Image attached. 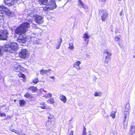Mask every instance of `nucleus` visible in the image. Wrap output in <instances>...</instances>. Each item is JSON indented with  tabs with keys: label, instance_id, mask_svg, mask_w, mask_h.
I'll use <instances>...</instances> for the list:
<instances>
[{
	"label": "nucleus",
	"instance_id": "nucleus-33",
	"mask_svg": "<svg viewBox=\"0 0 135 135\" xmlns=\"http://www.w3.org/2000/svg\"><path fill=\"white\" fill-rule=\"evenodd\" d=\"M38 78H36L34 79H33L32 80V81L33 83H34L36 84L38 82Z\"/></svg>",
	"mask_w": 135,
	"mask_h": 135
},
{
	"label": "nucleus",
	"instance_id": "nucleus-43",
	"mask_svg": "<svg viewBox=\"0 0 135 135\" xmlns=\"http://www.w3.org/2000/svg\"><path fill=\"white\" fill-rule=\"evenodd\" d=\"M32 27L33 28H35V29L38 28L37 26L34 24H33L32 25Z\"/></svg>",
	"mask_w": 135,
	"mask_h": 135
},
{
	"label": "nucleus",
	"instance_id": "nucleus-30",
	"mask_svg": "<svg viewBox=\"0 0 135 135\" xmlns=\"http://www.w3.org/2000/svg\"><path fill=\"white\" fill-rule=\"evenodd\" d=\"M104 53L107 54L108 55L111 56V53L106 50H104Z\"/></svg>",
	"mask_w": 135,
	"mask_h": 135
},
{
	"label": "nucleus",
	"instance_id": "nucleus-25",
	"mask_svg": "<svg viewBox=\"0 0 135 135\" xmlns=\"http://www.w3.org/2000/svg\"><path fill=\"white\" fill-rule=\"evenodd\" d=\"M83 38L84 39L85 41H86L87 39L89 38V36L88 35L87 32L85 33L83 35Z\"/></svg>",
	"mask_w": 135,
	"mask_h": 135
},
{
	"label": "nucleus",
	"instance_id": "nucleus-21",
	"mask_svg": "<svg viewBox=\"0 0 135 135\" xmlns=\"http://www.w3.org/2000/svg\"><path fill=\"white\" fill-rule=\"evenodd\" d=\"M61 100L63 101L64 103H65L66 102L67 99L65 96L61 95L60 97Z\"/></svg>",
	"mask_w": 135,
	"mask_h": 135
},
{
	"label": "nucleus",
	"instance_id": "nucleus-2",
	"mask_svg": "<svg viewBox=\"0 0 135 135\" xmlns=\"http://www.w3.org/2000/svg\"><path fill=\"white\" fill-rule=\"evenodd\" d=\"M18 46V45L16 43L14 42H9L4 46L3 50L4 51L13 53L17 50Z\"/></svg>",
	"mask_w": 135,
	"mask_h": 135
},
{
	"label": "nucleus",
	"instance_id": "nucleus-34",
	"mask_svg": "<svg viewBox=\"0 0 135 135\" xmlns=\"http://www.w3.org/2000/svg\"><path fill=\"white\" fill-rule=\"evenodd\" d=\"M101 94V93H98L97 92H95V93L94 95L95 96L97 97L98 96H99Z\"/></svg>",
	"mask_w": 135,
	"mask_h": 135
},
{
	"label": "nucleus",
	"instance_id": "nucleus-11",
	"mask_svg": "<svg viewBox=\"0 0 135 135\" xmlns=\"http://www.w3.org/2000/svg\"><path fill=\"white\" fill-rule=\"evenodd\" d=\"M129 111L125 110L122 112V117L124 118V122H125L127 117L128 118L129 115Z\"/></svg>",
	"mask_w": 135,
	"mask_h": 135
},
{
	"label": "nucleus",
	"instance_id": "nucleus-20",
	"mask_svg": "<svg viewBox=\"0 0 135 135\" xmlns=\"http://www.w3.org/2000/svg\"><path fill=\"white\" fill-rule=\"evenodd\" d=\"M47 115L48 118V120H54V116L52 114L50 113H48Z\"/></svg>",
	"mask_w": 135,
	"mask_h": 135
},
{
	"label": "nucleus",
	"instance_id": "nucleus-24",
	"mask_svg": "<svg viewBox=\"0 0 135 135\" xmlns=\"http://www.w3.org/2000/svg\"><path fill=\"white\" fill-rule=\"evenodd\" d=\"M28 88L33 92L36 91L37 90L36 87H35L33 86H30Z\"/></svg>",
	"mask_w": 135,
	"mask_h": 135
},
{
	"label": "nucleus",
	"instance_id": "nucleus-54",
	"mask_svg": "<svg viewBox=\"0 0 135 135\" xmlns=\"http://www.w3.org/2000/svg\"><path fill=\"white\" fill-rule=\"evenodd\" d=\"M14 101L15 102L16 101V100H14Z\"/></svg>",
	"mask_w": 135,
	"mask_h": 135
},
{
	"label": "nucleus",
	"instance_id": "nucleus-19",
	"mask_svg": "<svg viewBox=\"0 0 135 135\" xmlns=\"http://www.w3.org/2000/svg\"><path fill=\"white\" fill-rule=\"evenodd\" d=\"M48 0H39L38 2L41 5H46L47 3Z\"/></svg>",
	"mask_w": 135,
	"mask_h": 135
},
{
	"label": "nucleus",
	"instance_id": "nucleus-10",
	"mask_svg": "<svg viewBox=\"0 0 135 135\" xmlns=\"http://www.w3.org/2000/svg\"><path fill=\"white\" fill-rule=\"evenodd\" d=\"M15 0H3L4 3L8 6H11L14 4Z\"/></svg>",
	"mask_w": 135,
	"mask_h": 135
},
{
	"label": "nucleus",
	"instance_id": "nucleus-56",
	"mask_svg": "<svg viewBox=\"0 0 135 135\" xmlns=\"http://www.w3.org/2000/svg\"><path fill=\"white\" fill-rule=\"evenodd\" d=\"M121 0H118V1H121Z\"/></svg>",
	"mask_w": 135,
	"mask_h": 135
},
{
	"label": "nucleus",
	"instance_id": "nucleus-42",
	"mask_svg": "<svg viewBox=\"0 0 135 135\" xmlns=\"http://www.w3.org/2000/svg\"><path fill=\"white\" fill-rule=\"evenodd\" d=\"M25 97H27V98H30L31 96L28 93H26L25 95Z\"/></svg>",
	"mask_w": 135,
	"mask_h": 135
},
{
	"label": "nucleus",
	"instance_id": "nucleus-44",
	"mask_svg": "<svg viewBox=\"0 0 135 135\" xmlns=\"http://www.w3.org/2000/svg\"><path fill=\"white\" fill-rule=\"evenodd\" d=\"M6 116V114L4 113H0V116L1 117H2L3 116L5 117Z\"/></svg>",
	"mask_w": 135,
	"mask_h": 135
},
{
	"label": "nucleus",
	"instance_id": "nucleus-4",
	"mask_svg": "<svg viewBox=\"0 0 135 135\" xmlns=\"http://www.w3.org/2000/svg\"><path fill=\"white\" fill-rule=\"evenodd\" d=\"M56 7V5L55 2L54 0H52L50 2H49L48 5L44 7L43 10L45 11H48L55 9Z\"/></svg>",
	"mask_w": 135,
	"mask_h": 135
},
{
	"label": "nucleus",
	"instance_id": "nucleus-39",
	"mask_svg": "<svg viewBox=\"0 0 135 135\" xmlns=\"http://www.w3.org/2000/svg\"><path fill=\"white\" fill-rule=\"evenodd\" d=\"M123 125L124 128L125 129H126L127 125V123H126V122H124Z\"/></svg>",
	"mask_w": 135,
	"mask_h": 135
},
{
	"label": "nucleus",
	"instance_id": "nucleus-45",
	"mask_svg": "<svg viewBox=\"0 0 135 135\" xmlns=\"http://www.w3.org/2000/svg\"><path fill=\"white\" fill-rule=\"evenodd\" d=\"M83 133V135H86V129L85 128L84 129Z\"/></svg>",
	"mask_w": 135,
	"mask_h": 135
},
{
	"label": "nucleus",
	"instance_id": "nucleus-48",
	"mask_svg": "<svg viewBox=\"0 0 135 135\" xmlns=\"http://www.w3.org/2000/svg\"><path fill=\"white\" fill-rule=\"evenodd\" d=\"M60 45H58V46L56 47V48L57 49H59L60 48Z\"/></svg>",
	"mask_w": 135,
	"mask_h": 135
},
{
	"label": "nucleus",
	"instance_id": "nucleus-52",
	"mask_svg": "<svg viewBox=\"0 0 135 135\" xmlns=\"http://www.w3.org/2000/svg\"><path fill=\"white\" fill-rule=\"evenodd\" d=\"M122 11H121L120 13V16H121V15H122Z\"/></svg>",
	"mask_w": 135,
	"mask_h": 135
},
{
	"label": "nucleus",
	"instance_id": "nucleus-40",
	"mask_svg": "<svg viewBox=\"0 0 135 135\" xmlns=\"http://www.w3.org/2000/svg\"><path fill=\"white\" fill-rule=\"evenodd\" d=\"M62 41V39L60 38L59 39V41L58 42L57 44L58 45H60Z\"/></svg>",
	"mask_w": 135,
	"mask_h": 135
},
{
	"label": "nucleus",
	"instance_id": "nucleus-9",
	"mask_svg": "<svg viewBox=\"0 0 135 135\" xmlns=\"http://www.w3.org/2000/svg\"><path fill=\"white\" fill-rule=\"evenodd\" d=\"M34 19L36 22L38 24L42 23L44 21L43 17L41 16H36Z\"/></svg>",
	"mask_w": 135,
	"mask_h": 135
},
{
	"label": "nucleus",
	"instance_id": "nucleus-15",
	"mask_svg": "<svg viewBox=\"0 0 135 135\" xmlns=\"http://www.w3.org/2000/svg\"><path fill=\"white\" fill-rule=\"evenodd\" d=\"M81 63L80 61H78L74 64V67L76 68L77 70H80L81 68L80 67V65Z\"/></svg>",
	"mask_w": 135,
	"mask_h": 135
},
{
	"label": "nucleus",
	"instance_id": "nucleus-36",
	"mask_svg": "<svg viewBox=\"0 0 135 135\" xmlns=\"http://www.w3.org/2000/svg\"><path fill=\"white\" fill-rule=\"evenodd\" d=\"M18 135H25V134L23 132L21 131L19 132L18 131V133H17Z\"/></svg>",
	"mask_w": 135,
	"mask_h": 135
},
{
	"label": "nucleus",
	"instance_id": "nucleus-8",
	"mask_svg": "<svg viewBox=\"0 0 135 135\" xmlns=\"http://www.w3.org/2000/svg\"><path fill=\"white\" fill-rule=\"evenodd\" d=\"M13 68L16 72H20L21 70H23L24 68L18 64L16 63L13 65Z\"/></svg>",
	"mask_w": 135,
	"mask_h": 135
},
{
	"label": "nucleus",
	"instance_id": "nucleus-46",
	"mask_svg": "<svg viewBox=\"0 0 135 135\" xmlns=\"http://www.w3.org/2000/svg\"><path fill=\"white\" fill-rule=\"evenodd\" d=\"M110 61L109 60H106V59L105 60V62L106 63H108V62Z\"/></svg>",
	"mask_w": 135,
	"mask_h": 135
},
{
	"label": "nucleus",
	"instance_id": "nucleus-55",
	"mask_svg": "<svg viewBox=\"0 0 135 135\" xmlns=\"http://www.w3.org/2000/svg\"><path fill=\"white\" fill-rule=\"evenodd\" d=\"M80 11V12L81 13H82V12H81V11Z\"/></svg>",
	"mask_w": 135,
	"mask_h": 135
},
{
	"label": "nucleus",
	"instance_id": "nucleus-13",
	"mask_svg": "<svg viewBox=\"0 0 135 135\" xmlns=\"http://www.w3.org/2000/svg\"><path fill=\"white\" fill-rule=\"evenodd\" d=\"M28 13L27 14V17L29 16L32 17H34L35 14L36 12V11L35 10H32V11H31V10H29L28 11Z\"/></svg>",
	"mask_w": 135,
	"mask_h": 135
},
{
	"label": "nucleus",
	"instance_id": "nucleus-23",
	"mask_svg": "<svg viewBox=\"0 0 135 135\" xmlns=\"http://www.w3.org/2000/svg\"><path fill=\"white\" fill-rule=\"evenodd\" d=\"M19 103L20 106H23L26 104V102L23 100H20L19 101Z\"/></svg>",
	"mask_w": 135,
	"mask_h": 135
},
{
	"label": "nucleus",
	"instance_id": "nucleus-12",
	"mask_svg": "<svg viewBox=\"0 0 135 135\" xmlns=\"http://www.w3.org/2000/svg\"><path fill=\"white\" fill-rule=\"evenodd\" d=\"M55 123L54 120H48L46 122V126L48 127H51L54 126Z\"/></svg>",
	"mask_w": 135,
	"mask_h": 135
},
{
	"label": "nucleus",
	"instance_id": "nucleus-3",
	"mask_svg": "<svg viewBox=\"0 0 135 135\" xmlns=\"http://www.w3.org/2000/svg\"><path fill=\"white\" fill-rule=\"evenodd\" d=\"M8 16H9L11 14V12L7 7L4 6H0V19L3 18L4 13Z\"/></svg>",
	"mask_w": 135,
	"mask_h": 135
},
{
	"label": "nucleus",
	"instance_id": "nucleus-50",
	"mask_svg": "<svg viewBox=\"0 0 135 135\" xmlns=\"http://www.w3.org/2000/svg\"><path fill=\"white\" fill-rule=\"evenodd\" d=\"M78 0V3L82 2L81 1V0Z\"/></svg>",
	"mask_w": 135,
	"mask_h": 135
},
{
	"label": "nucleus",
	"instance_id": "nucleus-51",
	"mask_svg": "<svg viewBox=\"0 0 135 135\" xmlns=\"http://www.w3.org/2000/svg\"><path fill=\"white\" fill-rule=\"evenodd\" d=\"M35 135H41L38 133H36L35 134Z\"/></svg>",
	"mask_w": 135,
	"mask_h": 135
},
{
	"label": "nucleus",
	"instance_id": "nucleus-31",
	"mask_svg": "<svg viewBox=\"0 0 135 135\" xmlns=\"http://www.w3.org/2000/svg\"><path fill=\"white\" fill-rule=\"evenodd\" d=\"M3 47L4 46L0 47V56L2 55L3 53V50L4 51V50H3Z\"/></svg>",
	"mask_w": 135,
	"mask_h": 135
},
{
	"label": "nucleus",
	"instance_id": "nucleus-27",
	"mask_svg": "<svg viewBox=\"0 0 135 135\" xmlns=\"http://www.w3.org/2000/svg\"><path fill=\"white\" fill-rule=\"evenodd\" d=\"M69 48L71 50H73L74 49V46L73 43L70 42L69 44Z\"/></svg>",
	"mask_w": 135,
	"mask_h": 135
},
{
	"label": "nucleus",
	"instance_id": "nucleus-53",
	"mask_svg": "<svg viewBox=\"0 0 135 135\" xmlns=\"http://www.w3.org/2000/svg\"><path fill=\"white\" fill-rule=\"evenodd\" d=\"M133 57L134 58H135V55L133 56Z\"/></svg>",
	"mask_w": 135,
	"mask_h": 135
},
{
	"label": "nucleus",
	"instance_id": "nucleus-14",
	"mask_svg": "<svg viewBox=\"0 0 135 135\" xmlns=\"http://www.w3.org/2000/svg\"><path fill=\"white\" fill-rule=\"evenodd\" d=\"M78 6L81 8H83L85 10L88 9L87 6L82 2L78 3Z\"/></svg>",
	"mask_w": 135,
	"mask_h": 135
},
{
	"label": "nucleus",
	"instance_id": "nucleus-35",
	"mask_svg": "<svg viewBox=\"0 0 135 135\" xmlns=\"http://www.w3.org/2000/svg\"><path fill=\"white\" fill-rule=\"evenodd\" d=\"M106 1V0H100L99 2L100 4H104Z\"/></svg>",
	"mask_w": 135,
	"mask_h": 135
},
{
	"label": "nucleus",
	"instance_id": "nucleus-37",
	"mask_svg": "<svg viewBox=\"0 0 135 135\" xmlns=\"http://www.w3.org/2000/svg\"><path fill=\"white\" fill-rule=\"evenodd\" d=\"M18 76L20 77H22L23 78H24L25 77V75L22 73H20L18 74Z\"/></svg>",
	"mask_w": 135,
	"mask_h": 135
},
{
	"label": "nucleus",
	"instance_id": "nucleus-16",
	"mask_svg": "<svg viewBox=\"0 0 135 135\" xmlns=\"http://www.w3.org/2000/svg\"><path fill=\"white\" fill-rule=\"evenodd\" d=\"M50 71H51V70L50 69L48 70L42 69L40 71V74L42 75H44V74H46L47 75V73Z\"/></svg>",
	"mask_w": 135,
	"mask_h": 135
},
{
	"label": "nucleus",
	"instance_id": "nucleus-17",
	"mask_svg": "<svg viewBox=\"0 0 135 135\" xmlns=\"http://www.w3.org/2000/svg\"><path fill=\"white\" fill-rule=\"evenodd\" d=\"M135 133V127L134 126H131L130 132L129 135H133Z\"/></svg>",
	"mask_w": 135,
	"mask_h": 135
},
{
	"label": "nucleus",
	"instance_id": "nucleus-38",
	"mask_svg": "<svg viewBox=\"0 0 135 135\" xmlns=\"http://www.w3.org/2000/svg\"><path fill=\"white\" fill-rule=\"evenodd\" d=\"M42 106H40L41 108L42 109H45V108L46 105L44 103H42Z\"/></svg>",
	"mask_w": 135,
	"mask_h": 135
},
{
	"label": "nucleus",
	"instance_id": "nucleus-22",
	"mask_svg": "<svg viewBox=\"0 0 135 135\" xmlns=\"http://www.w3.org/2000/svg\"><path fill=\"white\" fill-rule=\"evenodd\" d=\"M42 97L45 98H49L52 97V94L51 93H49L44 95Z\"/></svg>",
	"mask_w": 135,
	"mask_h": 135
},
{
	"label": "nucleus",
	"instance_id": "nucleus-1",
	"mask_svg": "<svg viewBox=\"0 0 135 135\" xmlns=\"http://www.w3.org/2000/svg\"><path fill=\"white\" fill-rule=\"evenodd\" d=\"M30 27V24L25 22L21 24L15 30L16 33L20 35L18 37L17 41L22 46H24L23 44L27 40L26 36L25 35H22L25 33Z\"/></svg>",
	"mask_w": 135,
	"mask_h": 135
},
{
	"label": "nucleus",
	"instance_id": "nucleus-7",
	"mask_svg": "<svg viewBox=\"0 0 135 135\" xmlns=\"http://www.w3.org/2000/svg\"><path fill=\"white\" fill-rule=\"evenodd\" d=\"M99 13L101 15V19L103 21H104L106 19L108 16V14L107 11L105 10L102 9H100Z\"/></svg>",
	"mask_w": 135,
	"mask_h": 135
},
{
	"label": "nucleus",
	"instance_id": "nucleus-5",
	"mask_svg": "<svg viewBox=\"0 0 135 135\" xmlns=\"http://www.w3.org/2000/svg\"><path fill=\"white\" fill-rule=\"evenodd\" d=\"M29 55L28 50L26 49H22L19 53L20 57L23 59L28 57Z\"/></svg>",
	"mask_w": 135,
	"mask_h": 135
},
{
	"label": "nucleus",
	"instance_id": "nucleus-18",
	"mask_svg": "<svg viewBox=\"0 0 135 135\" xmlns=\"http://www.w3.org/2000/svg\"><path fill=\"white\" fill-rule=\"evenodd\" d=\"M116 35L117 36L115 37V40L116 41L120 42V38L121 36L120 35H118L117 33L116 32L115 33Z\"/></svg>",
	"mask_w": 135,
	"mask_h": 135
},
{
	"label": "nucleus",
	"instance_id": "nucleus-28",
	"mask_svg": "<svg viewBox=\"0 0 135 135\" xmlns=\"http://www.w3.org/2000/svg\"><path fill=\"white\" fill-rule=\"evenodd\" d=\"M116 113L115 112L112 111L111 112L110 116L112 117L113 118H114L115 117V114Z\"/></svg>",
	"mask_w": 135,
	"mask_h": 135
},
{
	"label": "nucleus",
	"instance_id": "nucleus-47",
	"mask_svg": "<svg viewBox=\"0 0 135 135\" xmlns=\"http://www.w3.org/2000/svg\"><path fill=\"white\" fill-rule=\"evenodd\" d=\"M73 131H72L70 133V135H73Z\"/></svg>",
	"mask_w": 135,
	"mask_h": 135
},
{
	"label": "nucleus",
	"instance_id": "nucleus-29",
	"mask_svg": "<svg viewBox=\"0 0 135 135\" xmlns=\"http://www.w3.org/2000/svg\"><path fill=\"white\" fill-rule=\"evenodd\" d=\"M130 109V107L129 105L128 104H126L125 109V110L129 111Z\"/></svg>",
	"mask_w": 135,
	"mask_h": 135
},
{
	"label": "nucleus",
	"instance_id": "nucleus-6",
	"mask_svg": "<svg viewBox=\"0 0 135 135\" xmlns=\"http://www.w3.org/2000/svg\"><path fill=\"white\" fill-rule=\"evenodd\" d=\"M8 35V31L6 29L1 30L0 31V40H6Z\"/></svg>",
	"mask_w": 135,
	"mask_h": 135
},
{
	"label": "nucleus",
	"instance_id": "nucleus-32",
	"mask_svg": "<svg viewBox=\"0 0 135 135\" xmlns=\"http://www.w3.org/2000/svg\"><path fill=\"white\" fill-rule=\"evenodd\" d=\"M10 130L12 132H13L17 134V133H18V130H16L14 129L13 128H10Z\"/></svg>",
	"mask_w": 135,
	"mask_h": 135
},
{
	"label": "nucleus",
	"instance_id": "nucleus-26",
	"mask_svg": "<svg viewBox=\"0 0 135 135\" xmlns=\"http://www.w3.org/2000/svg\"><path fill=\"white\" fill-rule=\"evenodd\" d=\"M47 102L49 104H53L54 103V98H52L47 100Z\"/></svg>",
	"mask_w": 135,
	"mask_h": 135
},
{
	"label": "nucleus",
	"instance_id": "nucleus-49",
	"mask_svg": "<svg viewBox=\"0 0 135 135\" xmlns=\"http://www.w3.org/2000/svg\"><path fill=\"white\" fill-rule=\"evenodd\" d=\"M50 78H51V79H55V78L54 76H51V77H50Z\"/></svg>",
	"mask_w": 135,
	"mask_h": 135
},
{
	"label": "nucleus",
	"instance_id": "nucleus-41",
	"mask_svg": "<svg viewBox=\"0 0 135 135\" xmlns=\"http://www.w3.org/2000/svg\"><path fill=\"white\" fill-rule=\"evenodd\" d=\"M108 56L107 55V56H106L105 57V59L109 60L110 61V56Z\"/></svg>",
	"mask_w": 135,
	"mask_h": 135
}]
</instances>
